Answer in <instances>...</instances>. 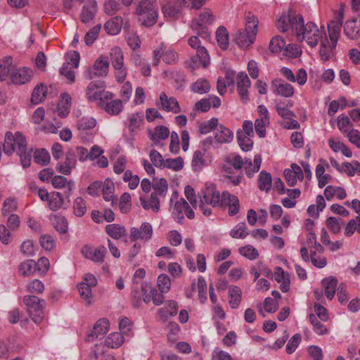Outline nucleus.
I'll list each match as a JSON object with an SVG mask.
<instances>
[{
	"label": "nucleus",
	"mask_w": 360,
	"mask_h": 360,
	"mask_svg": "<svg viewBox=\"0 0 360 360\" xmlns=\"http://www.w3.org/2000/svg\"><path fill=\"white\" fill-rule=\"evenodd\" d=\"M288 20L292 30L296 32L299 41H305L311 47H315L323 39L326 33L323 27H319L314 22H308L304 24L302 15L289 11Z\"/></svg>",
	"instance_id": "nucleus-1"
},
{
	"label": "nucleus",
	"mask_w": 360,
	"mask_h": 360,
	"mask_svg": "<svg viewBox=\"0 0 360 360\" xmlns=\"http://www.w3.org/2000/svg\"><path fill=\"white\" fill-rule=\"evenodd\" d=\"M14 152L20 156V162L24 168L30 167L32 155L31 151L27 148V143L25 136L20 132L14 134L7 131L4 138V153L8 156Z\"/></svg>",
	"instance_id": "nucleus-2"
},
{
	"label": "nucleus",
	"mask_w": 360,
	"mask_h": 360,
	"mask_svg": "<svg viewBox=\"0 0 360 360\" xmlns=\"http://www.w3.org/2000/svg\"><path fill=\"white\" fill-rule=\"evenodd\" d=\"M258 19L253 14L249 13L245 15V30H239L236 35L235 41L241 48H247L253 44L258 26Z\"/></svg>",
	"instance_id": "nucleus-3"
},
{
	"label": "nucleus",
	"mask_w": 360,
	"mask_h": 360,
	"mask_svg": "<svg viewBox=\"0 0 360 360\" xmlns=\"http://www.w3.org/2000/svg\"><path fill=\"white\" fill-rule=\"evenodd\" d=\"M199 37V35L192 36L188 41L189 46L196 50L195 54L191 57L189 67L192 69H196L201 66L207 68L210 61L209 53ZM200 38L202 37H200Z\"/></svg>",
	"instance_id": "nucleus-4"
},
{
	"label": "nucleus",
	"mask_w": 360,
	"mask_h": 360,
	"mask_svg": "<svg viewBox=\"0 0 360 360\" xmlns=\"http://www.w3.org/2000/svg\"><path fill=\"white\" fill-rule=\"evenodd\" d=\"M156 0H141L136 13L139 20L147 27L153 25L158 19Z\"/></svg>",
	"instance_id": "nucleus-5"
},
{
	"label": "nucleus",
	"mask_w": 360,
	"mask_h": 360,
	"mask_svg": "<svg viewBox=\"0 0 360 360\" xmlns=\"http://www.w3.org/2000/svg\"><path fill=\"white\" fill-rule=\"evenodd\" d=\"M86 95L91 101L111 100L113 97L112 93L105 91V86L103 82H91L86 89Z\"/></svg>",
	"instance_id": "nucleus-6"
},
{
	"label": "nucleus",
	"mask_w": 360,
	"mask_h": 360,
	"mask_svg": "<svg viewBox=\"0 0 360 360\" xmlns=\"http://www.w3.org/2000/svg\"><path fill=\"white\" fill-rule=\"evenodd\" d=\"M214 20V16L212 11L210 9H205L200 14V22H193L191 27L204 41H208L210 38V32L203 25L211 24Z\"/></svg>",
	"instance_id": "nucleus-7"
},
{
	"label": "nucleus",
	"mask_w": 360,
	"mask_h": 360,
	"mask_svg": "<svg viewBox=\"0 0 360 360\" xmlns=\"http://www.w3.org/2000/svg\"><path fill=\"white\" fill-rule=\"evenodd\" d=\"M109 70V61L106 57H99L92 68H89L84 72V77L87 79H92L96 77H105L108 75Z\"/></svg>",
	"instance_id": "nucleus-8"
},
{
	"label": "nucleus",
	"mask_w": 360,
	"mask_h": 360,
	"mask_svg": "<svg viewBox=\"0 0 360 360\" xmlns=\"http://www.w3.org/2000/svg\"><path fill=\"white\" fill-rule=\"evenodd\" d=\"M222 200V193L220 195L216 187L213 184L207 186L202 190L200 195V201L202 203H206L213 207H219Z\"/></svg>",
	"instance_id": "nucleus-9"
},
{
	"label": "nucleus",
	"mask_w": 360,
	"mask_h": 360,
	"mask_svg": "<svg viewBox=\"0 0 360 360\" xmlns=\"http://www.w3.org/2000/svg\"><path fill=\"white\" fill-rule=\"evenodd\" d=\"M106 248L103 245L97 248L85 245L81 250L82 255L87 259L95 263H102L106 254Z\"/></svg>",
	"instance_id": "nucleus-10"
},
{
	"label": "nucleus",
	"mask_w": 360,
	"mask_h": 360,
	"mask_svg": "<svg viewBox=\"0 0 360 360\" xmlns=\"http://www.w3.org/2000/svg\"><path fill=\"white\" fill-rule=\"evenodd\" d=\"M271 88L274 94L284 98H290L295 94V89L292 85L281 79H273L271 83Z\"/></svg>",
	"instance_id": "nucleus-11"
},
{
	"label": "nucleus",
	"mask_w": 360,
	"mask_h": 360,
	"mask_svg": "<svg viewBox=\"0 0 360 360\" xmlns=\"http://www.w3.org/2000/svg\"><path fill=\"white\" fill-rule=\"evenodd\" d=\"M223 210L228 208L229 214L234 216L238 213L240 202L237 196L231 194L228 191L222 192V200L219 206Z\"/></svg>",
	"instance_id": "nucleus-12"
},
{
	"label": "nucleus",
	"mask_w": 360,
	"mask_h": 360,
	"mask_svg": "<svg viewBox=\"0 0 360 360\" xmlns=\"http://www.w3.org/2000/svg\"><path fill=\"white\" fill-rule=\"evenodd\" d=\"M153 228L150 223L143 222L139 229L132 227L130 229V238L133 241L141 239L143 242L149 241L153 236Z\"/></svg>",
	"instance_id": "nucleus-13"
},
{
	"label": "nucleus",
	"mask_w": 360,
	"mask_h": 360,
	"mask_svg": "<svg viewBox=\"0 0 360 360\" xmlns=\"http://www.w3.org/2000/svg\"><path fill=\"white\" fill-rule=\"evenodd\" d=\"M157 106L166 112H172L177 114L181 111L177 100L174 97H168L165 92L160 94L159 101H157Z\"/></svg>",
	"instance_id": "nucleus-14"
},
{
	"label": "nucleus",
	"mask_w": 360,
	"mask_h": 360,
	"mask_svg": "<svg viewBox=\"0 0 360 360\" xmlns=\"http://www.w3.org/2000/svg\"><path fill=\"white\" fill-rule=\"evenodd\" d=\"M183 6L188 8L187 0H167L162 6V12L166 18H174L181 12Z\"/></svg>",
	"instance_id": "nucleus-15"
},
{
	"label": "nucleus",
	"mask_w": 360,
	"mask_h": 360,
	"mask_svg": "<svg viewBox=\"0 0 360 360\" xmlns=\"http://www.w3.org/2000/svg\"><path fill=\"white\" fill-rule=\"evenodd\" d=\"M251 86V82L248 75L241 72L238 75L237 77V91L240 98L244 102L249 100L248 89Z\"/></svg>",
	"instance_id": "nucleus-16"
},
{
	"label": "nucleus",
	"mask_w": 360,
	"mask_h": 360,
	"mask_svg": "<svg viewBox=\"0 0 360 360\" xmlns=\"http://www.w3.org/2000/svg\"><path fill=\"white\" fill-rule=\"evenodd\" d=\"M76 158L75 153L70 150L67 152L64 162H60L57 164L56 170L64 174L69 175L71 174L72 169L75 167Z\"/></svg>",
	"instance_id": "nucleus-17"
},
{
	"label": "nucleus",
	"mask_w": 360,
	"mask_h": 360,
	"mask_svg": "<svg viewBox=\"0 0 360 360\" xmlns=\"http://www.w3.org/2000/svg\"><path fill=\"white\" fill-rule=\"evenodd\" d=\"M178 308L179 306L176 302L173 300L167 301L164 307L158 309V315L159 319L162 322H166L169 316L176 315Z\"/></svg>",
	"instance_id": "nucleus-18"
},
{
	"label": "nucleus",
	"mask_w": 360,
	"mask_h": 360,
	"mask_svg": "<svg viewBox=\"0 0 360 360\" xmlns=\"http://www.w3.org/2000/svg\"><path fill=\"white\" fill-rule=\"evenodd\" d=\"M285 179L289 186H294L297 179L303 178V172L301 167L297 164H292L291 169H285L284 171Z\"/></svg>",
	"instance_id": "nucleus-19"
},
{
	"label": "nucleus",
	"mask_w": 360,
	"mask_h": 360,
	"mask_svg": "<svg viewBox=\"0 0 360 360\" xmlns=\"http://www.w3.org/2000/svg\"><path fill=\"white\" fill-rule=\"evenodd\" d=\"M109 329V321L105 319H99L94 325L91 333L88 335V341H93L105 335Z\"/></svg>",
	"instance_id": "nucleus-20"
},
{
	"label": "nucleus",
	"mask_w": 360,
	"mask_h": 360,
	"mask_svg": "<svg viewBox=\"0 0 360 360\" xmlns=\"http://www.w3.org/2000/svg\"><path fill=\"white\" fill-rule=\"evenodd\" d=\"M32 77V70L27 68L16 69L11 75L12 82L16 84H24Z\"/></svg>",
	"instance_id": "nucleus-21"
},
{
	"label": "nucleus",
	"mask_w": 360,
	"mask_h": 360,
	"mask_svg": "<svg viewBox=\"0 0 360 360\" xmlns=\"http://www.w3.org/2000/svg\"><path fill=\"white\" fill-rule=\"evenodd\" d=\"M319 42L321 43L319 49L320 58L322 60L327 61L333 56L337 44H335L333 46V42L328 40L327 36H325Z\"/></svg>",
	"instance_id": "nucleus-22"
},
{
	"label": "nucleus",
	"mask_w": 360,
	"mask_h": 360,
	"mask_svg": "<svg viewBox=\"0 0 360 360\" xmlns=\"http://www.w3.org/2000/svg\"><path fill=\"white\" fill-rule=\"evenodd\" d=\"M97 11V3L96 0H87L81 12V20L84 23L90 22L94 18Z\"/></svg>",
	"instance_id": "nucleus-23"
},
{
	"label": "nucleus",
	"mask_w": 360,
	"mask_h": 360,
	"mask_svg": "<svg viewBox=\"0 0 360 360\" xmlns=\"http://www.w3.org/2000/svg\"><path fill=\"white\" fill-rule=\"evenodd\" d=\"M214 140L220 143H229L233 139V133L224 125H219L214 133Z\"/></svg>",
	"instance_id": "nucleus-24"
},
{
	"label": "nucleus",
	"mask_w": 360,
	"mask_h": 360,
	"mask_svg": "<svg viewBox=\"0 0 360 360\" xmlns=\"http://www.w3.org/2000/svg\"><path fill=\"white\" fill-rule=\"evenodd\" d=\"M115 186L113 182L106 179L102 185L103 197L105 201L110 202L113 206L117 202V198L114 195Z\"/></svg>",
	"instance_id": "nucleus-25"
},
{
	"label": "nucleus",
	"mask_w": 360,
	"mask_h": 360,
	"mask_svg": "<svg viewBox=\"0 0 360 360\" xmlns=\"http://www.w3.org/2000/svg\"><path fill=\"white\" fill-rule=\"evenodd\" d=\"M160 197L154 195V193H151L150 198H146V196H140L139 200L144 210H151L153 212H157L160 210Z\"/></svg>",
	"instance_id": "nucleus-26"
},
{
	"label": "nucleus",
	"mask_w": 360,
	"mask_h": 360,
	"mask_svg": "<svg viewBox=\"0 0 360 360\" xmlns=\"http://www.w3.org/2000/svg\"><path fill=\"white\" fill-rule=\"evenodd\" d=\"M186 207H188V202L181 198L176 201L174 207L171 208L172 215L176 222L182 223V220L184 219V213Z\"/></svg>",
	"instance_id": "nucleus-27"
},
{
	"label": "nucleus",
	"mask_w": 360,
	"mask_h": 360,
	"mask_svg": "<svg viewBox=\"0 0 360 360\" xmlns=\"http://www.w3.org/2000/svg\"><path fill=\"white\" fill-rule=\"evenodd\" d=\"M169 135V129L163 125L158 126L153 129L148 130V136L154 143H158L161 140H165Z\"/></svg>",
	"instance_id": "nucleus-28"
},
{
	"label": "nucleus",
	"mask_w": 360,
	"mask_h": 360,
	"mask_svg": "<svg viewBox=\"0 0 360 360\" xmlns=\"http://www.w3.org/2000/svg\"><path fill=\"white\" fill-rule=\"evenodd\" d=\"M345 34L350 39H357L360 37V22L354 18L347 20L344 26Z\"/></svg>",
	"instance_id": "nucleus-29"
},
{
	"label": "nucleus",
	"mask_w": 360,
	"mask_h": 360,
	"mask_svg": "<svg viewBox=\"0 0 360 360\" xmlns=\"http://www.w3.org/2000/svg\"><path fill=\"white\" fill-rule=\"evenodd\" d=\"M262 163V158L259 155H256L253 162L250 159H245L244 167L246 174L248 177H252L255 173L259 172Z\"/></svg>",
	"instance_id": "nucleus-30"
},
{
	"label": "nucleus",
	"mask_w": 360,
	"mask_h": 360,
	"mask_svg": "<svg viewBox=\"0 0 360 360\" xmlns=\"http://www.w3.org/2000/svg\"><path fill=\"white\" fill-rule=\"evenodd\" d=\"M229 305L232 309L238 307L241 302L242 290L236 285H231L229 288Z\"/></svg>",
	"instance_id": "nucleus-31"
},
{
	"label": "nucleus",
	"mask_w": 360,
	"mask_h": 360,
	"mask_svg": "<svg viewBox=\"0 0 360 360\" xmlns=\"http://www.w3.org/2000/svg\"><path fill=\"white\" fill-rule=\"evenodd\" d=\"M153 189L152 192L154 195H156L160 198H164L168 191V184L164 178H154L153 179Z\"/></svg>",
	"instance_id": "nucleus-32"
},
{
	"label": "nucleus",
	"mask_w": 360,
	"mask_h": 360,
	"mask_svg": "<svg viewBox=\"0 0 360 360\" xmlns=\"http://www.w3.org/2000/svg\"><path fill=\"white\" fill-rule=\"evenodd\" d=\"M322 285L324 287L326 296L328 299L332 300L335 293L338 285V280L336 278L329 276L322 280Z\"/></svg>",
	"instance_id": "nucleus-33"
},
{
	"label": "nucleus",
	"mask_w": 360,
	"mask_h": 360,
	"mask_svg": "<svg viewBox=\"0 0 360 360\" xmlns=\"http://www.w3.org/2000/svg\"><path fill=\"white\" fill-rule=\"evenodd\" d=\"M122 22V18L116 16L108 20L104 25V28L108 34L116 35L120 32Z\"/></svg>",
	"instance_id": "nucleus-34"
},
{
	"label": "nucleus",
	"mask_w": 360,
	"mask_h": 360,
	"mask_svg": "<svg viewBox=\"0 0 360 360\" xmlns=\"http://www.w3.org/2000/svg\"><path fill=\"white\" fill-rule=\"evenodd\" d=\"M143 114L141 112L132 113L128 116L127 126L131 132H136L143 124Z\"/></svg>",
	"instance_id": "nucleus-35"
},
{
	"label": "nucleus",
	"mask_w": 360,
	"mask_h": 360,
	"mask_svg": "<svg viewBox=\"0 0 360 360\" xmlns=\"http://www.w3.org/2000/svg\"><path fill=\"white\" fill-rule=\"evenodd\" d=\"M106 233L113 239L119 240L126 235V229L123 226L117 224H108L105 226Z\"/></svg>",
	"instance_id": "nucleus-36"
},
{
	"label": "nucleus",
	"mask_w": 360,
	"mask_h": 360,
	"mask_svg": "<svg viewBox=\"0 0 360 360\" xmlns=\"http://www.w3.org/2000/svg\"><path fill=\"white\" fill-rule=\"evenodd\" d=\"M216 39L219 47L226 50L228 49L229 45V34L228 31L224 26H220L216 31Z\"/></svg>",
	"instance_id": "nucleus-37"
},
{
	"label": "nucleus",
	"mask_w": 360,
	"mask_h": 360,
	"mask_svg": "<svg viewBox=\"0 0 360 360\" xmlns=\"http://www.w3.org/2000/svg\"><path fill=\"white\" fill-rule=\"evenodd\" d=\"M45 305V301L41 300L37 305H35L32 309H30L29 314L32 321L39 324L44 319V307Z\"/></svg>",
	"instance_id": "nucleus-38"
},
{
	"label": "nucleus",
	"mask_w": 360,
	"mask_h": 360,
	"mask_svg": "<svg viewBox=\"0 0 360 360\" xmlns=\"http://www.w3.org/2000/svg\"><path fill=\"white\" fill-rule=\"evenodd\" d=\"M245 160H243L241 156L238 155H231L227 160L228 165H224L223 169L226 174H230V166H232L236 169H240L244 165Z\"/></svg>",
	"instance_id": "nucleus-39"
},
{
	"label": "nucleus",
	"mask_w": 360,
	"mask_h": 360,
	"mask_svg": "<svg viewBox=\"0 0 360 360\" xmlns=\"http://www.w3.org/2000/svg\"><path fill=\"white\" fill-rule=\"evenodd\" d=\"M110 62L113 68L124 65V55L122 49L118 46L111 49L110 53Z\"/></svg>",
	"instance_id": "nucleus-40"
},
{
	"label": "nucleus",
	"mask_w": 360,
	"mask_h": 360,
	"mask_svg": "<svg viewBox=\"0 0 360 360\" xmlns=\"http://www.w3.org/2000/svg\"><path fill=\"white\" fill-rule=\"evenodd\" d=\"M341 22L336 21H331L328 25V32L329 36V41L333 42V44H336L340 37ZM334 45H333V46Z\"/></svg>",
	"instance_id": "nucleus-41"
},
{
	"label": "nucleus",
	"mask_w": 360,
	"mask_h": 360,
	"mask_svg": "<svg viewBox=\"0 0 360 360\" xmlns=\"http://www.w3.org/2000/svg\"><path fill=\"white\" fill-rule=\"evenodd\" d=\"M206 152L201 150L195 151L193 155L191 165L194 171L201 170L202 168L205 165V155Z\"/></svg>",
	"instance_id": "nucleus-42"
},
{
	"label": "nucleus",
	"mask_w": 360,
	"mask_h": 360,
	"mask_svg": "<svg viewBox=\"0 0 360 360\" xmlns=\"http://www.w3.org/2000/svg\"><path fill=\"white\" fill-rule=\"evenodd\" d=\"M124 342V336L120 333H112L105 339V344L111 348H118Z\"/></svg>",
	"instance_id": "nucleus-43"
},
{
	"label": "nucleus",
	"mask_w": 360,
	"mask_h": 360,
	"mask_svg": "<svg viewBox=\"0 0 360 360\" xmlns=\"http://www.w3.org/2000/svg\"><path fill=\"white\" fill-rule=\"evenodd\" d=\"M52 185L56 188H62L67 186L68 188V195H70L74 187V184L72 181H68V179L63 176H55L53 177L51 180Z\"/></svg>",
	"instance_id": "nucleus-44"
},
{
	"label": "nucleus",
	"mask_w": 360,
	"mask_h": 360,
	"mask_svg": "<svg viewBox=\"0 0 360 360\" xmlns=\"http://www.w3.org/2000/svg\"><path fill=\"white\" fill-rule=\"evenodd\" d=\"M51 221L53 227L60 233H65L68 231V221L63 216L55 215L52 217Z\"/></svg>",
	"instance_id": "nucleus-45"
},
{
	"label": "nucleus",
	"mask_w": 360,
	"mask_h": 360,
	"mask_svg": "<svg viewBox=\"0 0 360 360\" xmlns=\"http://www.w3.org/2000/svg\"><path fill=\"white\" fill-rule=\"evenodd\" d=\"M49 207L53 211L58 210L63 204V198L60 193L53 192L50 193V198L48 200Z\"/></svg>",
	"instance_id": "nucleus-46"
},
{
	"label": "nucleus",
	"mask_w": 360,
	"mask_h": 360,
	"mask_svg": "<svg viewBox=\"0 0 360 360\" xmlns=\"http://www.w3.org/2000/svg\"><path fill=\"white\" fill-rule=\"evenodd\" d=\"M46 96V87L43 84L37 86L32 94L31 101L32 103L38 104L42 102Z\"/></svg>",
	"instance_id": "nucleus-47"
},
{
	"label": "nucleus",
	"mask_w": 360,
	"mask_h": 360,
	"mask_svg": "<svg viewBox=\"0 0 360 360\" xmlns=\"http://www.w3.org/2000/svg\"><path fill=\"white\" fill-rule=\"evenodd\" d=\"M309 319L312 325L313 330L319 335H323L328 333V328L322 324L315 314H311Z\"/></svg>",
	"instance_id": "nucleus-48"
},
{
	"label": "nucleus",
	"mask_w": 360,
	"mask_h": 360,
	"mask_svg": "<svg viewBox=\"0 0 360 360\" xmlns=\"http://www.w3.org/2000/svg\"><path fill=\"white\" fill-rule=\"evenodd\" d=\"M236 136L238 144L243 151H250L252 150L253 141L250 139L251 136H243L240 129L237 131Z\"/></svg>",
	"instance_id": "nucleus-49"
},
{
	"label": "nucleus",
	"mask_w": 360,
	"mask_h": 360,
	"mask_svg": "<svg viewBox=\"0 0 360 360\" xmlns=\"http://www.w3.org/2000/svg\"><path fill=\"white\" fill-rule=\"evenodd\" d=\"M191 90L199 94H206L210 90V85L207 79L200 78L192 84Z\"/></svg>",
	"instance_id": "nucleus-50"
},
{
	"label": "nucleus",
	"mask_w": 360,
	"mask_h": 360,
	"mask_svg": "<svg viewBox=\"0 0 360 360\" xmlns=\"http://www.w3.org/2000/svg\"><path fill=\"white\" fill-rule=\"evenodd\" d=\"M122 102L120 99H116L110 102H107L104 109L110 115H117L122 110Z\"/></svg>",
	"instance_id": "nucleus-51"
},
{
	"label": "nucleus",
	"mask_w": 360,
	"mask_h": 360,
	"mask_svg": "<svg viewBox=\"0 0 360 360\" xmlns=\"http://www.w3.org/2000/svg\"><path fill=\"white\" fill-rule=\"evenodd\" d=\"M272 184L271 176L264 171L260 172L259 176V188L262 191L268 192Z\"/></svg>",
	"instance_id": "nucleus-52"
},
{
	"label": "nucleus",
	"mask_w": 360,
	"mask_h": 360,
	"mask_svg": "<svg viewBox=\"0 0 360 360\" xmlns=\"http://www.w3.org/2000/svg\"><path fill=\"white\" fill-rule=\"evenodd\" d=\"M249 235L248 228L244 222L238 224L230 231V236L233 238H245Z\"/></svg>",
	"instance_id": "nucleus-53"
},
{
	"label": "nucleus",
	"mask_w": 360,
	"mask_h": 360,
	"mask_svg": "<svg viewBox=\"0 0 360 360\" xmlns=\"http://www.w3.org/2000/svg\"><path fill=\"white\" fill-rule=\"evenodd\" d=\"M96 121L94 118L84 117L78 120L77 127L79 131H86L96 127Z\"/></svg>",
	"instance_id": "nucleus-54"
},
{
	"label": "nucleus",
	"mask_w": 360,
	"mask_h": 360,
	"mask_svg": "<svg viewBox=\"0 0 360 360\" xmlns=\"http://www.w3.org/2000/svg\"><path fill=\"white\" fill-rule=\"evenodd\" d=\"M49 153L46 149L36 150L34 153V162L41 165H46L50 161Z\"/></svg>",
	"instance_id": "nucleus-55"
},
{
	"label": "nucleus",
	"mask_w": 360,
	"mask_h": 360,
	"mask_svg": "<svg viewBox=\"0 0 360 360\" xmlns=\"http://www.w3.org/2000/svg\"><path fill=\"white\" fill-rule=\"evenodd\" d=\"M352 123L350 122L349 118L342 114L338 117V127L342 133L348 134L352 129Z\"/></svg>",
	"instance_id": "nucleus-56"
},
{
	"label": "nucleus",
	"mask_w": 360,
	"mask_h": 360,
	"mask_svg": "<svg viewBox=\"0 0 360 360\" xmlns=\"http://www.w3.org/2000/svg\"><path fill=\"white\" fill-rule=\"evenodd\" d=\"M184 167V160L181 157L174 159L167 158L165 161L163 168L171 169L174 171L181 170Z\"/></svg>",
	"instance_id": "nucleus-57"
},
{
	"label": "nucleus",
	"mask_w": 360,
	"mask_h": 360,
	"mask_svg": "<svg viewBox=\"0 0 360 360\" xmlns=\"http://www.w3.org/2000/svg\"><path fill=\"white\" fill-rule=\"evenodd\" d=\"M276 110L278 115L285 120L295 117V114L293 111L288 109V107H285V102L283 101H279L276 103Z\"/></svg>",
	"instance_id": "nucleus-58"
},
{
	"label": "nucleus",
	"mask_w": 360,
	"mask_h": 360,
	"mask_svg": "<svg viewBox=\"0 0 360 360\" xmlns=\"http://www.w3.org/2000/svg\"><path fill=\"white\" fill-rule=\"evenodd\" d=\"M36 269V262L33 259H27L22 262L19 266V271L23 276L32 274Z\"/></svg>",
	"instance_id": "nucleus-59"
},
{
	"label": "nucleus",
	"mask_w": 360,
	"mask_h": 360,
	"mask_svg": "<svg viewBox=\"0 0 360 360\" xmlns=\"http://www.w3.org/2000/svg\"><path fill=\"white\" fill-rule=\"evenodd\" d=\"M74 214L77 217H82L86 212V206L84 200L81 197H77L73 203Z\"/></svg>",
	"instance_id": "nucleus-60"
},
{
	"label": "nucleus",
	"mask_w": 360,
	"mask_h": 360,
	"mask_svg": "<svg viewBox=\"0 0 360 360\" xmlns=\"http://www.w3.org/2000/svg\"><path fill=\"white\" fill-rule=\"evenodd\" d=\"M218 122V119L215 117H212L207 122H202L199 127L200 134H206L210 133L217 127Z\"/></svg>",
	"instance_id": "nucleus-61"
},
{
	"label": "nucleus",
	"mask_w": 360,
	"mask_h": 360,
	"mask_svg": "<svg viewBox=\"0 0 360 360\" xmlns=\"http://www.w3.org/2000/svg\"><path fill=\"white\" fill-rule=\"evenodd\" d=\"M285 46V42L283 37L276 36L272 38L269 44V49L273 53H279Z\"/></svg>",
	"instance_id": "nucleus-62"
},
{
	"label": "nucleus",
	"mask_w": 360,
	"mask_h": 360,
	"mask_svg": "<svg viewBox=\"0 0 360 360\" xmlns=\"http://www.w3.org/2000/svg\"><path fill=\"white\" fill-rule=\"evenodd\" d=\"M157 282H158V285L159 287V290H160V291H161V292H169V290L171 288V281H170L169 277L167 274H160L158 277Z\"/></svg>",
	"instance_id": "nucleus-63"
},
{
	"label": "nucleus",
	"mask_w": 360,
	"mask_h": 360,
	"mask_svg": "<svg viewBox=\"0 0 360 360\" xmlns=\"http://www.w3.org/2000/svg\"><path fill=\"white\" fill-rule=\"evenodd\" d=\"M89 359V360H115L114 356L105 354L97 347L96 349L90 353Z\"/></svg>",
	"instance_id": "nucleus-64"
}]
</instances>
